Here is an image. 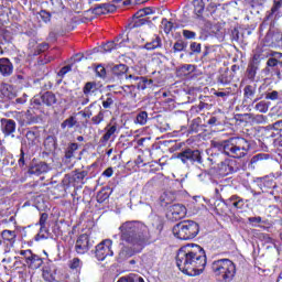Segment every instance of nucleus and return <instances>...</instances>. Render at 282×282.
Segmentation results:
<instances>
[{
	"label": "nucleus",
	"instance_id": "obj_5",
	"mask_svg": "<svg viewBox=\"0 0 282 282\" xmlns=\"http://www.w3.org/2000/svg\"><path fill=\"white\" fill-rule=\"evenodd\" d=\"M212 272L219 281L230 282L237 274V267L230 259H219L212 262Z\"/></svg>",
	"mask_w": 282,
	"mask_h": 282
},
{
	"label": "nucleus",
	"instance_id": "obj_34",
	"mask_svg": "<svg viewBox=\"0 0 282 282\" xmlns=\"http://www.w3.org/2000/svg\"><path fill=\"white\" fill-rule=\"evenodd\" d=\"M281 8H282V3L278 2L276 0H273V6L267 15V19H273L274 17H276Z\"/></svg>",
	"mask_w": 282,
	"mask_h": 282
},
{
	"label": "nucleus",
	"instance_id": "obj_24",
	"mask_svg": "<svg viewBox=\"0 0 282 282\" xmlns=\"http://www.w3.org/2000/svg\"><path fill=\"white\" fill-rule=\"evenodd\" d=\"M226 204L239 210L243 208L246 203L243 202V198L239 197L238 195H232L231 197L226 199Z\"/></svg>",
	"mask_w": 282,
	"mask_h": 282
},
{
	"label": "nucleus",
	"instance_id": "obj_26",
	"mask_svg": "<svg viewBox=\"0 0 282 282\" xmlns=\"http://www.w3.org/2000/svg\"><path fill=\"white\" fill-rule=\"evenodd\" d=\"M100 99L102 100L104 109H111L116 102V96L111 93L106 94V96H102Z\"/></svg>",
	"mask_w": 282,
	"mask_h": 282
},
{
	"label": "nucleus",
	"instance_id": "obj_27",
	"mask_svg": "<svg viewBox=\"0 0 282 282\" xmlns=\"http://www.w3.org/2000/svg\"><path fill=\"white\" fill-rule=\"evenodd\" d=\"M96 91H98L96 82H87L83 88V93L86 98H89L90 94H96Z\"/></svg>",
	"mask_w": 282,
	"mask_h": 282
},
{
	"label": "nucleus",
	"instance_id": "obj_19",
	"mask_svg": "<svg viewBox=\"0 0 282 282\" xmlns=\"http://www.w3.org/2000/svg\"><path fill=\"white\" fill-rule=\"evenodd\" d=\"M42 105H45L46 107H54V105L58 104V98H56V95L52 91H46L41 95Z\"/></svg>",
	"mask_w": 282,
	"mask_h": 282
},
{
	"label": "nucleus",
	"instance_id": "obj_48",
	"mask_svg": "<svg viewBox=\"0 0 282 282\" xmlns=\"http://www.w3.org/2000/svg\"><path fill=\"white\" fill-rule=\"evenodd\" d=\"M182 35L184 36V39H186L187 41H194V39L197 37V33H195L194 31L191 30H186L184 29L182 31Z\"/></svg>",
	"mask_w": 282,
	"mask_h": 282
},
{
	"label": "nucleus",
	"instance_id": "obj_50",
	"mask_svg": "<svg viewBox=\"0 0 282 282\" xmlns=\"http://www.w3.org/2000/svg\"><path fill=\"white\" fill-rule=\"evenodd\" d=\"M279 96H280V94L276 90H271V91L264 93L265 100H279Z\"/></svg>",
	"mask_w": 282,
	"mask_h": 282
},
{
	"label": "nucleus",
	"instance_id": "obj_8",
	"mask_svg": "<svg viewBox=\"0 0 282 282\" xmlns=\"http://www.w3.org/2000/svg\"><path fill=\"white\" fill-rule=\"evenodd\" d=\"M113 241L111 239H106L96 246L95 254L98 261H105L107 257H113V250H111Z\"/></svg>",
	"mask_w": 282,
	"mask_h": 282
},
{
	"label": "nucleus",
	"instance_id": "obj_59",
	"mask_svg": "<svg viewBox=\"0 0 282 282\" xmlns=\"http://www.w3.org/2000/svg\"><path fill=\"white\" fill-rule=\"evenodd\" d=\"M218 83H220L221 85H228V83H230V79L228 78V75L221 74L218 77Z\"/></svg>",
	"mask_w": 282,
	"mask_h": 282
},
{
	"label": "nucleus",
	"instance_id": "obj_1",
	"mask_svg": "<svg viewBox=\"0 0 282 282\" xmlns=\"http://www.w3.org/2000/svg\"><path fill=\"white\" fill-rule=\"evenodd\" d=\"M120 239L123 243L122 248L118 253V261H127L131 259L133 254L142 252L144 246H147L151 239V234L149 232V227L140 221H126L120 227Z\"/></svg>",
	"mask_w": 282,
	"mask_h": 282
},
{
	"label": "nucleus",
	"instance_id": "obj_47",
	"mask_svg": "<svg viewBox=\"0 0 282 282\" xmlns=\"http://www.w3.org/2000/svg\"><path fill=\"white\" fill-rule=\"evenodd\" d=\"M109 197V193L107 191L101 189L97 193V202L98 204H104V202H107V198Z\"/></svg>",
	"mask_w": 282,
	"mask_h": 282
},
{
	"label": "nucleus",
	"instance_id": "obj_44",
	"mask_svg": "<svg viewBox=\"0 0 282 282\" xmlns=\"http://www.w3.org/2000/svg\"><path fill=\"white\" fill-rule=\"evenodd\" d=\"M2 239H4L6 241H14V239H17V234L11 230H3Z\"/></svg>",
	"mask_w": 282,
	"mask_h": 282
},
{
	"label": "nucleus",
	"instance_id": "obj_17",
	"mask_svg": "<svg viewBox=\"0 0 282 282\" xmlns=\"http://www.w3.org/2000/svg\"><path fill=\"white\" fill-rule=\"evenodd\" d=\"M265 41L271 47H282V33L281 32H269L265 35Z\"/></svg>",
	"mask_w": 282,
	"mask_h": 282
},
{
	"label": "nucleus",
	"instance_id": "obj_6",
	"mask_svg": "<svg viewBox=\"0 0 282 282\" xmlns=\"http://www.w3.org/2000/svg\"><path fill=\"white\" fill-rule=\"evenodd\" d=\"M173 235L183 241L195 239L199 235V224L195 220H183L173 227Z\"/></svg>",
	"mask_w": 282,
	"mask_h": 282
},
{
	"label": "nucleus",
	"instance_id": "obj_12",
	"mask_svg": "<svg viewBox=\"0 0 282 282\" xmlns=\"http://www.w3.org/2000/svg\"><path fill=\"white\" fill-rule=\"evenodd\" d=\"M110 72L113 78H117L120 83H129V74H127L129 72V66L117 64L110 68Z\"/></svg>",
	"mask_w": 282,
	"mask_h": 282
},
{
	"label": "nucleus",
	"instance_id": "obj_14",
	"mask_svg": "<svg viewBox=\"0 0 282 282\" xmlns=\"http://www.w3.org/2000/svg\"><path fill=\"white\" fill-rule=\"evenodd\" d=\"M0 129L6 138H8V135L14 138V132L17 131V121L2 118L0 119Z\"/></svg>",
	"mask_w": 282,
	"mask_h": 282
},
{
	"label": "nucleus",
	"instance_id": "obj_41",
	"mask_svg": "<svg viewBox=\"0 0 282 282\" xmlns=\"http://www.w3.org/2000/svg\"><path fill=\"white\" fill-rule=\"evenodd\" d=\"M95 74L98 78H102V80L107 78V69L105 68V66H102V64H98L95 67Z\"/></svg>",
	"mask_w": 282,
	"mask_h": 282
},
{
	"label": "nucleus",
	"instance_id": "obj_28",
	"mask_svg": "<svg viewBox=\"0 0 282 282\" xmlns=\"http://www.w3.org/2000/svg\"><path fill=\"white\" fill-rule=\"evenodd\" d=\"M158 47H162V37L155 35L151 42L145 43L143 50H158Z\"/></svg>",
	"mask_w": 282,
	"mask_h": 282
},
{
	"label": "nucleus",
	"instance_id": "obj_45",
	"mask_svg": "<svg viewBox=\"0 0 282 282\" xmlns=\"http://www.w3.org/2000/svg\"><path fill=\"white\" fill-rule=\"evenodd\" d=\"M26 162H28V154H25V151L23 150V148H21L20 158L18 160V164H19L20 169H23V166H25Z\"/></svg>",
	"mask_w": 282,
	"mask_h": 282
},
{
	"label": "nucleus",
	"instance_id": "obj_20",
	"mask_svg": "<svg viewBox=\"0 0 282 282\" xmlns=\"http://www.w3.org/2000/svg\"><path fill=\"white\" fill-rule=\"evenodd\" d=\"M89 175L88 171H82L79 172L78 170L74 171L72 176L69 177V183L70 184H85V178Z\"/></svg>",
	"mask_w": 282,
	"mask_h": 282
},
{
	"label": "nucleus",
	"instance_id": "obj_61",
	"mask_svg": "<svg viewBox=\"0 0 282 282\" xmlns=\"http://www.w3.org/2000/svg\"><path fill=\"white\" fill-rule=\"evenodd\" d=\"M181 69H183V72H195L196 66L192 64H185L181 67Z\"/></svg>",
	"mask_w": 282,
	"mask_h": 282
},
{
	"label": "nucleus",
	"instance_id": "obj_54",
	"mask_svg": "<svg viewBox=\"0 0 282 282\" xmlns=\"http://www.w3.org/2000/svg\"><path fill=\"white\" fill-rule=\"evenodd\" d=\"M20 254L21 257H24L26 264H29L31 259L34 257V253H32V250H21Z\"/></svg>",
	"mask_w": 282,
	"mask_h": 282
},
{
	"label": "nucleus",
	"instance_id": "obj_13",
	"mask_svg": "<svg viewBox=\"0 0 282 282\" xmlns=\"http://www.w3.org/2000/svg\"><path fill=\"white\" fill-rule=\"evenodd\" d=\"M149 14H153V9L144 8L137 11L132 17V28H140V25H144L147 23V18Z\"/></svg>",
	"mask_w": 282,
	"mask_h": 282
},
{
	"label": "nucleus",
	"instance_id": "obj_3",
	"mask_svg": "<svg viewBox=\"0 0 282 282\" xmlns=\"http://www.w3.org/2000/svg\"><path fill=\"white\" fill-rule=\"evenodd\" d=\"M214 147L215 149H218V151H223L225 155L235 158L237 160L246 158V155H248V151H250V142L241 137L230 138L221 142H215Z\"/></svg>",
	"mask_w": 282,
	"mask_h": 282
},
{
	"label": "nucleus",
	"instance_id": "obj_60",
	"mask_svg": "<svg viewBox=\"0 0 282 282\" xmlns=\"http://www.w3.org/2000/svg\"><path fill=\"white\" fill-rule=\"evenodd\" d=\"M68 72H72V66L67 65L61 68V70L57 73L58 76H65Z\"/></svg>",
	"mask_w": 282,
	"mask_h": 282
},
{
	"label": "nucleus",
	"instance_id": "obj_63",
	"mask_svg": "<svg viewBox=\"0 0 282 282\" xmlns=\"http://www.w3.org/2000/svg\"><path fill=\"white\" fill-rule=\"evenodd\" d=\"M162 23L165 25L164 32H166V34H169V32H171L173 30V24L169 21H165V23L163 21Z\"/></svg>",
	"mask_w": 282,
	"mask_h": 282
},
{
	"label": "nucleus",
	"instance_id": "obj_18",
	"mask_svg": "<svg viewBox=\"0 0 282 282\" xmlns=\"http://www.w3.org/2000/svg\"><path fill=\"white\" fill-rule=\"evenodd\" d=\"M259 70V62H257V55L253 56V59L249 63L247 67V78L254 83L257 78V72Z\"/></svg>",
	"mask_w": 282,
	"mask_h": 282
},
{
	"label": "nucleus",
	"instance_id": "obj_58",
	"mask_svg": "<svg viewBox=\"0 0 282 282\" xmlns=\"http://www.w3.org/2000/svg\"><path fill=\"white\" fill-rule=\"evenodd\" d=\"M48 217L50 216L47 215V213L41 214L39 224H40V226H42V230H43V228H45V224L47 223Z\"/></svg>",
	"mask_w": 282,
	"mask_h": 282
},
{
	"label": "nucleus",
	"instance_id": "obj_9",
	"mask_svg": "<svg viewBox=\"0 0 282 282\" xmlns=\"http://www.w3.org/2000/svg\"><path fill=\"white\" fill-rule=\"evenodd\" d=\"M167 219L171 221H180V219H184L186 217V206L182 204H174L167 207Z\"/></svg>",
	"mask_w": 282,
	"mask_h": 282
},
{
	"label": "nucleus",
	"instance_id": "obj_31",
	"mask_svg": "<svg viewBox=\"0 0 282 282\" xmlns=\"http://www.w3.org/2000/svg\"><path fill=\"white\" fill-rule=\"evenodd\" d=\"M121 89L126 96H130V98H135L138 94H135V84L128 83V85L121 86Z\"/></svg>",
	"mask_w": 282,
	"mask_h": 282
},
{
	"label": "nucleus",
	"instance_id": "obj_40",
	"mask_svg": "<svg viewBox=\"0 0 282 282\" xmlns=\"http://www.w3.org/2000/svg\"><path fill=\"white\" fill-rule=\"evenodd\" d=\"M186 47H188V44L186 42H184L183 40H178L173 45V52L174 53L185 52Z\"/></svg>",
	"mask_w": 282,
	"mask_h": 282
},
{
	"label": "nucleus",
	"instance_id": "obj_11",
	"mask_svg": "<svg viewBox=\"0 0 282 282\" xmlns=\"http://www.w3.org/2000/svg\"><path fill=\"white\" fill-rule=\"evenodd\" d=\"M94 243L89 240V236L80 235L75 242V251L77 254H86L93 248Z\"/></svg>",
	"mask_w": 282,
	"mask_h": 282
},
{
	"label": "nucleus",
	"instance_id": "obj_4",
	"mask_svg": "<svg viewBox=\"0 0 282 282\" xmlns=\"http://www.w3.org/2000/svg\"><path fill=\"white\" fill-rule=\"evenodd\" d=\"M209 3L206 7L204 0H193L194 12L198 19L204 14L205 17H213L219 19L228 12V3H221L224 0H207ZM206 8V10H205Z\"/></svg>",
	"mask_w": 282,
	"mask_h": 282
},
{
	"label": "nucleus",
	"instance_id": "obj_52",
	"mask_svg": "<svg viewBox=\"0 0 282 282\" xmlns=\"http://www.w3.org/2000/svg\"><path fill=\"white\" fill-rule=\"evenodd\" d=\"M42 21H44V23H50V21H52V13H50L48 11L46 10H41L39 12Z\"/></svg>",
	"mask_w": 282,
	"mask_h": 282
},
{
	"label": "nucleus",
	"instance_id": "obj_21",
	"mask_svg": "<svg viewBox=\"0 0 282 282\" xmlns=\"http://www.w3.org/2000/svg\"><path fill=\"white\" fill-rule=\"evenodd\" d=\"M257 96V84L247 85L243 88V102H250Z\"/></svg>",
	"mask_w": 282,
	"mask_h": 282
},
{
	"label": "nucleus",
	"instance_id": "obj_7",
	"mask_svg": "<svg viewBox=\"0 0 282 282\" xmlns=\"http://www.w3.org/2000/svg\"><path fill=\"white\" fill-rule=\"evenodd\" d=\"M177 160L183 164H203L202 151L193 148H185L176 154Z\"/></svg>",
	"mask_w": 282,
	"mask_h": 282
},
{
	"label": "nucleus",
	"instance_id": "obj_57",
	"mask_svg": "<svg viewBox=\"0 0 282 282\" xmlns=\"http://www.w3.org/2000/svg\"><path fill=\"white\" fill-rule=\"evenodd\" d=\"M47 50H50V44L42 43L37 46L36 54H43V52H47Z\"/></svg>",
	"mask_w": 282,
	"mask_h": 282
},
{
	"label": "nucleus",
	"instance_id": "obj_49",
	"mask_svg": "<svg viewBox=\"0 0 282 282\" xmlns=\"http://www.w3.org/2000/svg\"><path fill=\"white\" fill-rule=\"evenodd\" d=\"M25 138L29 141V144H34V142H36V139L39 138V134L32 130H29L25 134Z\"/></svg>",
	"mask_w": 282,
	"mask_h": 282
},
{
	"label": "nucleus",
	"instance_id": "obj_36",
	"mask_svg": "<svg viewBox=\"0 0 282 282\" xmlns=\"http://www.w3.org/2000/svg\"><path fill=\"white\" fill-rule=\"evenodd\" d=\"M162 206H169V204H173L175 202V195L171 192H165L161 196Z\"/></svg>",
	"mask_w": 282,
	"mask_h": 282
},
{
	"label": "nucleus",
	"instance_id": "obj_38",
	"mask_svg": "<svg viewBox=\"0 0 282 282\" xmlns=\"http://www.w3.org/2000/svg\"><path fill=\"white\" fill-rule=\"evenodd\" d=\"M76 151H78V143H70L65 151L66 160H72V158H74V153H76Z\"/></svg>",
	"mask_w": 282,
	"mask_h": 282
},
{
	"label": "nucleus",
	"instance_id": "obj_35",
	"mask_svg": "<svg viewBox=\"0 0 282 282\" xmlns=\"http://www.w3.org/2000/svg\"><path fill=\"white\" fill-rule=\"evenodd\" d=\"M228 206L229 205L226 204V199L218 203L215 207L217 215H220L221 217H224L225 215H228Z\"/></svg>",
	"mask_w": 282,
	"mask_h": 282
},
{
	"label": "nucleus",
	"instance_id": "obj_46",
	"mask_svg": "<svg viewBox=\"0 0 282 282\" xmlns=\"http://www.w3.org/2000/svg\"><path fill=\"white\" fill-rule=\"evenodd\" d=\"M2 95L4 98H8L9 100H14V98H17V93L12 90V87L4 88L2 90Z\"/></svg>",
	"mask_w": 282,
	"mask_h": 282
},
{
	"label": "nucleus",
	"instance_id": "obj_2",
	"mask_svg": "<svg viewBox=\"0 0 282 282\" xmlns=\"http://www.w3.org/2000/svg\"><path fill=\"white\" fill-rule=\"evenodd\" d=\"M176 265L184 274L199 276L206 270V251L199 245H185L178 249Z\"/></svg>",
	"mask_w": 282,
	"mask_h": 282
},
{
	"label": "nucleus",
	"instance_id": "obj_10",
	"mask_svg": "<svg viewBox=\"0 0 282 282\" xmlns=\"http://www.w3.org/2000/svg\"><path fill=\"white\" fill-rule=\"evenodd\" d=\"M218 171L220 175H232L239 171V163L236 160L227 159L218 164Z\"/></svg>",
	"mask_w": 282,
	"mask_h": 282
},
{
	"label": "nucleus",
	"instance_id": "obj_42",
	"mask_svg": "<svg viewBox=\"0 0 282 282\" xmlns=\"http://www.w3.org/2000/svg\"><path fill=\"white\" fill-rule=\"evenodd\" d=\"M73 127H76V118L75 117H69L68 119L64 120L61 123L62 129H73Z\"/></svg>",
	"mask_w": 282,
	"mask_h": 282
},
{
	"label": "nucleus",
	"instance_id": "obj_16",
	"mask_svg": "<svg viewBox=\"0 0 282 282\" xmlns=\"http://www.w3.org/2000/svg\"><path fill=\"white\" fill-rule=\"evenodd\" d=\"M128 79V83H133L137 89L142 90L147 89V87L153 83V80L148 79L147 77H140L135 75H129Z\"/></svg>",
	"mask_w": 282,
	"mask_h": 282
},
{
	"label": "nucleus",
	"instance_id": "obj_55",
	"mask_svg": "<svg viewBox=\"0 0 282 282\" xmlns=\"http://www.w3.org/2000/svg\"><path fill=\"white\" fill-rule=\"evenodd\" d=\"M152 226L154 228H156V230H159V232H162V228H164V223L162 221V218L156 217L152 224Z\"/></svg>",
	"mask_w": 282,
	"mask_h": 282
},
{
	"label": "nucleus",
	"instance_id": "obj_53",
	"mask_svg": "<svg viewBox=\"0 0 282 282\" xmlns=\"http://www.w3.org/2000/svg\"><path fill=\"white\" fill-rule=\"evenodd\" d=\"M104 120H105V112H102V110H100L98 115L91 118V122L94 124H100V122H102Z\"/></svg>",
	"mask_w": 282,
	"mask_h": 282
},
{
	"label": "nucleus",
	"instance_id": "obj_30",
	"mask_svg": "<svg viewBox=\"0 0 282 282\" xmlns=\"http://www.w3.org/2000/svg\"><path fill=\"white\" fill-rule=\"evenodd\" d=\"M117 282H144V279L135 273L121 276Z\"/></svg>",
	"mask_w": 282,
	"mask_h": 282
},
{
	"label": "nucleus",
	"instance_id": "obj_56",
	"mask_svg": "<svg viewBox=\"0 0 282 282\" xmlns=\"http://www.w3.org/2000/svg\"><path fill=\"white\" fill-rule=\"evenodd\" d=\"M80 264H82L80 259L74 258L69 262V268H70V270H78V268H80Z\"/></svg>",
	"mask_w": 282,
	"mask_h": 282
},
{
	"label": "nucleus",
	"instance_id": "obj_43",
	"mask_svg": "<svg viewBox=\"0 0 282 282\" xmlns=\"http://www.w3.org/2000/svg\"><path fill=\"white\" fill-rule=\"evenodd\" d=\"M189 56H193V54H202V44L197 42H192L189 44Z\"/></svg>",
	"mask_w": 282,
	"mask_h": 282
},
{
	"label": "nucleus",
	"instance_id": "obj_64",
	"mask_svg": "<svg viewBox=\"0 0 282 282\" xmlns=\"http://www.w3.org/2000/svg\"><path fill=\"white\" fill-rule=\"evenodd\" d=\"M273 129H275V131H282V120L275 121L273 123Z\"/></svg>",
	"mask_w": 282,
	"mask_h": 282
},
{
	"label": "nucleus",
	"instance_id": "obj_51",
	"mask_svg": "<svg viewBox=\"0 0 282 282\" xmlns=\"http://www.w3.org/2000/svg\"><path fill=\"white\" fill-rule=\"evenodd\" d=\"M101 52H111V50H118V44L116 42H107L101 46Z\"/></svg>",
	"mask_w": 282,
	"mask_h": 282
},
{
	"label": "nucleus",
	"instance_id": "obj_33",
	"mask_svg": "<svg viewBox=\"0 0 282 282\" xmlns=\"http://www.w3.org/2000/svg\"><path fill=\"white\" fill-rule=\"evenodd\" d=\"M253 109L256 111H259V113H268V110L270 109V102L265 100H260L254 105Z\"/></svg>",
	"mask_w": 282,
	"mask_h": 282
},
{
	"label": "nucleus",
	"instance_id": "obj_25",
	"mask_svg": "<svg viewBox=\"0 0 282 282\" xmlns=\"http://www.w3.org/2000/svg\"><path fill=\"white\" fill-rule=\"evenodd\" d=\"M116 6L110 3L99 4L94 9L95 14H109V12H115Z\"/></svg>",
	"mask_w": 282,
	"mask_h": 282
},
{
	"label": "nucleus",
	"instance_id": "obj_29",
	"mask_svg": "<svg viewBox=\"0 0 282 282\" xmlns=\"http://www.w3.org/2000/svg\"><path fill=\"white\" fill-rule=\"evenodd\" d=\"M26 265H29V268H31V270H39V268H41V265H43V259L41 257H39L37 254H33V257L31 258V261H29V263H26Z\"/></svg>",
	"mask_w": 282,
	"mask_h": 282
},
{
	"label": "nucleus",
	"instance_id": "obj_15",
	"mask_svg": "<svg viewBox=\"0 0 282 282\" xmlns=\"http://www.w3.org/2000/svg\"><path fill=\"white\" fill-rule=\"evenodd\" d=\"M14 73V65L8 57H1L0 58V75L4 78H8L9 76H12Z\"/></svg>",
	"mask_w": 282,
	"mask_h": 282
},
{
	"label": "nucleus",
	"instance_id": "obj_62",
	"mask_svg": "<svg viewBox=\"0 0 282 282\" xmlns=\"http://www.w3.org/2000/svg\"><path fill=\"white\" fill-rule=\"evenodd\" d=\"M207 124L210 127H217V124H219V119H217V117H210L207 121Z\"/></svg>",
	"mask_w": 282,
	"mask_h": 282
},
{
	"label": "nucleus",
	"instance_id": "obj_39",
	"mask_svg": "<svg viewBox=\"0 0 282 282\" xmlns=\"http://www.w3.org/2000/svg\"><path fill=\"white\" fill-rule=\"evenodd\" d=\"M149 120V113L147 111H140L138 115H137V118H135V123L137 124H141V126H144L147 124Z\"/></svg>",
	"mask_w": 282,
	"mask_h": 282
},
{
	"label": "nucleus",
	"instance_id": "obj_22",
	"mask_svg": "<svg viewBox=\"0 0 282 282\" xmlns=\"http://www.w3.org/2000/svg\"><path fill=\"white\" fill-rule=\"evenodd\" d=\"M50 171V165L45 162H40L30 167L29 173L31 175H43V173H47Z\"/></svg>",
	"mask_w": 282,
	"mask_h": 282
},
{
	"label": "nucleus",
	"instance_id": "obj_37",
	"mask_svg": "<svg viewBox=\"0 0 282 282\" xmlns=\"http://www.w3.org/2000/svg\"><path fill=\"white\" fill-rule=\"evenodd\" d=\"M46 151H56V139L54 137H47L44 141Z\"/></svg>",
	"mask_w": 282,
	"mask_h": 282
},
{
	"label": "nucleus",
	"instance_id": "obj_32",
	"mask_svg": "<svg viewBox=\"0 0 282 282\" xmlns=\"http://www.w3.org/2000/svg\"><path fill=\"white\" fill-rule=\"evenodd\" d=\"M263 89H265V84L260 85L258 87L259 95L256 98L253 97L252 100H249V102H251L250 107H253V109H254V105H257V102H259V100H263V98L265 96V93H263Z\"/></svg>",
	"mask_w": 282,
	"mask_h": 282
},
{
	"label": "nucleus",
	"instance_id": "obj_23",
	"mask_svg": "<svg viewBox=\"0 0 282 282\" xmlns=\"http://www.w3.org/2000/svg\"><path fill=\"white\" fill-rule=\"evenodd\" d=\"M106 133L102 135L101 140L102 142H109L111 140V135L118 131V123H113V119L108 123V126L105 128Z\"/></svg>",
	"mask_w": 282,
	"mask_h": 282
}]
</instances>
